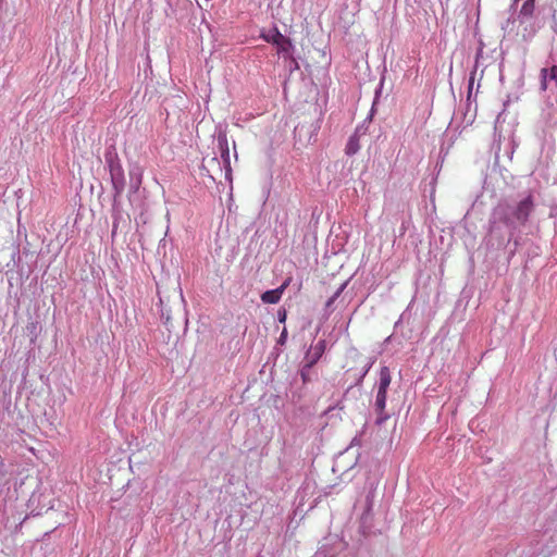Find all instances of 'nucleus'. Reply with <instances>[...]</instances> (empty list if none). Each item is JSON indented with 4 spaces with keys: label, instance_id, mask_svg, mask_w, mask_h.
Returning <instances> with one entry per match:
<instances>
[{
    "label": "nucleus",
    "instance_id": "f03ea898",
    "mask_svg": "<svg viewBox=\"0 0 557 557\" xmlns=\"http://www.w3.org/2000/svg\"><path fill=\"white\" fill-rule=\"evenodd\" d=\"M534 203H533V197L529 195L523 200H521L516 209L513 210L512 214L513 218L520 223L524 224L527 223L532 210H533Z\"/></svg>",
    "mask_w": 557,
    "mask_h": 557
},
{
    "label": "nucleus",
    "instance_id": "dca6fc26",
    "mask_svg": "<svg viewBox=\"0 0 557 557\" xmlns=\"http://www.w3.org/2000/svg\"><path fill=\"white\" fill-rule=\"evenodd\" d=\"M285 317H286L285 313L283 315H281L280 321L283 322L285 320Z\"/></svg>",
    "mask_w": 557,
    "mask_h": 557
},
{
    "label": "nucleus",
    "instance_id": "6e6552de",
    "mask_svg": "<svg viewBox=\"0 0 557 557\" xmlns=\"http://www.w3.org/2000/svg\"><path fill=\"white\" fill-rule=\"evenodd\" d=\"M535 0H525L521 7L520 13L524 16H532L534 12Z\"/></svg>",
    "mask_w": 557,
    "mask_h": 557
},
{
    "label": "nucleus",
    "instance_id": "4468645a",
    "mask_svg": "<svg viewBox=\"0 0 557 557\" xmlns=\"http://www.w3.org/2000/svg\"><path fill=\"white\" fill-rule=\"evenodd\" d=\"M228 153H230V152H228V146H227V143L225 141V143H224V148H223V151H222V157H223L224 159H228Z\"/></svg>",
    "mask_w": 557,
    "mask_h": 557
},
{
    "label": "nucleus",
    "instance_id": "9b49d317",
    "mask_svg": "<svg viewBox=\"0 0 557 557\" xmlns=\"http://www.w3.org/2000/svg\"><path fill=\"white\" fill-rule=\"evenodd\" d=\"M547 72H548V70H547V69H542V71H541V76H542V89H543V90H546V89H547Z\"/></svg>",
    "mask_w": 557,
    "mask_h": 557
},
{
    "label": "nucleus",
    "instance_id": "f8f14e48",
    "mask_svg": "<svg viewBox=\"0 0 557 557\" xmlns=\"http://www.w3.org/2000/svg\"><path fill=\"white\" fill-rule=\"evenodd\" d=\"M345 288V285H342L337 292L333 295V297H331L326 304V306H331L335 299L342 294L343 289Z\"/></svg>",
    "mask_w": 557,
    "mask_h": 557
},
{
    "label": "nucleus",
    "instance_id": "9d476101",
    "mask_svg": "<svg viewBox=\"0 0 557 557\" xmlns=\"http://www.w3.org/2000/svg\"><path fill=\"white\" fill-rule=\"evenodd\" d=\"M311 368H308L307 367V363L302 367L301 371H300V376H301V380H302V383L304 384H307L308 382H310V375H309V370Z\"/></svg>",
    "mask_w": 557,
    "mask_h": 557
},
{
    "label": "nucleus",
    "instance_id": "2eb2a0df",
    "mask_svg": "<svg viewBox=\"0 0 557 557\" xmlns=\"http://www.w3.org/2000/svg\"><path fill=\"white\" fill-rule=\"evenodd\" d=\"M502 221H503L506 225H508V216H505Z\"/></svg>",
    "mask_w": 557,
    "mask_h": 557
},
{
    "label": "nucleus",
    "instance_id": "ddd939ff",
    "mask_svg": "<svg viewBox=\"0 0 557 557\" xmlns=\"http://www.w3.org/2000/svg\"><path fill=\"white\" fill-rule=\"evenodd\" d=\"M547 75H549V78L550 79H554L557 82V65H553L548 72H547Z\"/></svg>",
    "mask_w": 557,
    "mask_h": 557
},
{
    "label": "nucleus",
    "instance_id": "39448f33",
    "mask_svg": "<svg viewBox=\"0 0 557 557\" xmlns=\"http://www.w3.org/2000/svg\"><path fill=\"white\" fill-rule=\"evenodd\" d=\"M387 389L377 388L375 407L377 410V423H382L387 419V416L383 414L386 406Z\"/></svg>",
    "mask_w": 557,
    "mask_h": 557
},
{
    "label": "nucleus",
    "instance_id": "423d86ee",
    "mask_svg": "<svg viewBox=\"0 0 557 557\" xmlns=\"http://www.w3.org/2000/svg\"><path fill=\"white\" fill-rule=\"evenodd\" d=\"M360 149V144H359V135L357 132H355L348 139L347 141V145H346V148H345V152L346 154L348 156H354L355 153H357Z\"/></svg>",
    "mask_w": 557,
    "mask_h": 557
},
{
    "label": "nucleus",
    "instance_id": "7ed1b4c3",
    "mask_svg": "<svg viewBox=\"0 0 557 557\" xmlns=\"http://www.w3.org/2000/svg\"><path fill=\"white\" fill-rule=\"evenodd\" d=\"M325 349V339H320L314 346H312L306 354L307 367L312 368L323 356Z\"/></svg>",
    "mask_w": 557,
    "mask_h": 557
},
{
    "label": "nucleus",
    "instance_id": "1a4fd4ad",
    "mask_svg": "<svg viewBox=\"0 0 557 557\" xmlns=\"http://www.w3.org/2000/svg\"><path fill=\"white\" fill-rule=\"evenodd\" d=\"M372 364H373V362L370 361V360H366L364 359L362 361V368L360 370L358 379L356 380V384H360L363 381L364 376L367 375V373L371 369Z\"/></svg>",
    "mask_w": 557,
    "mask_h": 557
},
{
    "label": "nucleus",
    "instance_id": "20e7f679",
    "mask_svg": "<svg viewBox=\"0 0 557 557\" xmlns=\"http://www.w3.org/2000/svg\"><path fill=\"white\" fill-rule=\"evenodd\" d=\"M289 280L285 281L280 287L271 290H267L261 295V300L264 304H277L281 300L282 294L288 286Z\"/></svg>",
    "mask_w": 557,
    "mask_h": 557
},
{
    "label": "nucleus",
    "instance_id": "0eeeda50",
    "mask_svg": "<svg viewBox=\"0 0 557 557\" xmlns=\"http://www.w3.org/2000/svg\"><path fill=\"white\" fill-rule=\"evenodd\" d=\"M392 382V375L388 367H382L380 371V380L379 387L383 389H388Z\"/></svg>",
    "mask_w": 557,
    "mask_h": 557
},
{
    "label": "nucleus",
    "instance_id": "f257e3e1",
    "mask_svg": "<svg viewBox=\"0 0 557 557\" xmlns=\"http://www.w3.org/2000/svg\"><path fill=\"white\" fill-rule=\"evenodd\" d=\"M271 42L277 47L278 53H282L285 59H289L295 64L296 69L299 67L297 60L292 53L294 46L288 37L277 30L275 35H273Z\"/></svg>",
    "mask_w": 557,
    "mask_h": 557
}]
</instances>
